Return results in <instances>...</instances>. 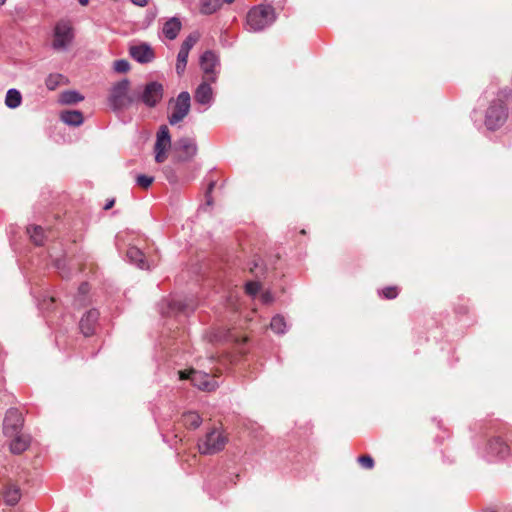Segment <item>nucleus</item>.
Wrapping results in <instances>:
<instances>
[{
	"mask_svg": "<svg viewBox=\"0 0 512 512\" xmlns=\"http://www.w3.org/2000/svg\"><path fill=\"white\" fill-rule=\"evenodd\" d=\"M276 20L275 8L270 4H260L251 8L246 16V26L251 32H261Z\"/></svg>",
	"mask_w": 512,
	"mask_h": 512,
	"instance_id": "obj_1",
	"label": "nucleus"
},
{
	"mask_svg": "<svg viewBox=\"0 0 512 512\" xmlns=\"http://www.w3.org/2000/svg\"><path fill=\"white\" fill-rule=\"evenodd\" d=\"M75 34L69 20H59L53 29L52 48L56 51H67L73 43Z\"/></svg>",
	"mask_w": 512,
	"mask_h": 512,
	"instance_id": "obj_2",
	"label": "nucleus"
},
{
	"mask_svg": "<svg viewBox=\"0 0 512 512\" xmlns=\"http://www.w3.org/2000/svg\"><path fill=\"white\" fill-rule=\"evenodd\" d=\"M508 117V110L504 102L498 98L493 100L485 113V126L494 131L504 125Z\"/></svg>",
	"mask_w": 512,
	"mask_h": 512,
	"instance_id": "obj_3",
	"label": "nucleus"
},
{
	"mask_svg": "<svg viewBox=\"0 0 512 512\" xmlns=\"http://www.w3.org/2000/svg\"><path fill=\"white\" fill-rule=\"evenodd\" d=\"M227 439L222 432L213 428L198 441V449L201 454L212 455L224 449Z\"/></svg>",
	"mask_w": 512,
	"mask_h": 512,
	"instance_id": "obj_4",
	"label": "nucleus"
},
{
	"mask_svg": "<svg viewBox=\"0 0 512 512\" xmlns=\"http://www.w3.org/2000/svg\"><path fill=\"white\" fill-rule=\"evenodd\" d=\"M129 81L123 79L113 85L109 95V104L113 110H122L129 107L134 98L128 95Z\"/></svg>",
	"mask_w": 512,
	"mask_h": 512,
	"instance_id": "obj_5",
	"label": "nucleus"
},
{
	"mask_svg": "<svg viewBox=\"0 0 512 512\" xmlns=\"http://www.w3.org/2000/svg\"><path fill=\"white\" fill-rule=\"evenodd\" d=\"M178 374L180 379H189L195 387L203 391H213L218 387L216 379L202 371L192 369L188 372L179 371Z\"/></svg>",
	"mask_w": 512,
	"mask_h": 512,
	"instance_id": "obj_6",
	"label": "nucleus"
},
{
	"mask_svg": "<svg viewBox=\"0 0 512 512\" xmlns=\"http://www.w3.org/2000/svg\"><path fill=\"white\" fill-rule=\"evenodd\" d=\"M195 304L191 298L172 297L161 303L160 312L163 315H175L178 313H188L194 310Z\"/></svg>",
	"mask_w": 512,
	"mask_h": 512,
	"instance_id": "obj_7",
	"label": "nucleus"
},
{
	"mask_svg": "<svg viewBox=\"0 0 512 512\" xmlns=\"http://www.w3.org/2000/svg\"><path fill=\"white\" fill-rule=\"evenodd\" d=\"M191 108V97L187 91L179 93L175 99L172 113L168 117L170 125H176L183 121L184 118L189 114Z\"/></svg>",
	"mask_w": 512,
	"mask_h": 512,
	"instance_id": "obj_8",
	"label": "nucleus"
},
{
	"mask_svg": "<svg viewBox=\"0 0 512 512\" xmlns=\"http://www.w3.org/2000/svg\"><path fill=\"white\" fill-rule=\"evenodd\" d=\"M509 446L500 438L493 437L485 445L482 457L487 461H495L497 459H503L509 455Z\"/></svg>",
	"mask_w": 512,
	"mask_h": 512,
	"instance_id": "obj_9",
	"label": "nucleus"
},
{
	"mask_svg": "<svg viewBox=\"0 0 512 512\" xmlns=\"http://www.w3.org/2000/svg\"><path fill=\"white\" fill-rule=\"evenodd\" d=\"M164 88L159 82L152 81L147 83L139 99L148 107H155L163 98Z\"/></svg>",
	"mask_w": 512,
	"mask_h": 512,
	"instance_id": "obj_10",
	"label": "nucleus"
},
{
	"mask_svg": "<svg viewBox=\"0 0 512 512\" xmlns=\"http://www.w3.org/2000/svg\"><path fill=\"white\" fill-rule=\"evenodd\" d=\"M219 66L218 56L211 50L205 51L200 57V67L205 74V80L215 83L217 80V70Z\"/></svg>",
	"mask_w": 512,
	"mask_h": 512,
	"instance_id": "obj_11",
	"label": "nucleus"
},
{
	"mask_svg": "<svg viewBox=\"0 0 512 512\" xmlns=\"http://www.w3.org/2000/svg\"><path fill=\"white\" fill-rule=\"evenodd\" d=\"M171 147V136L166 125H162L157 132L156 142L154 146L155 161L162 163L166 160L167 150Z\"/></svg>",
	"mask_w": 512,
	"mask_h": 512,
	"instance_id": "obj_12",
	"label": "nucleus"
},
{
	"mask_svg": "<svg viewBox=\"0 0 512 512\" xmlns=\"http://www.w3.org/2000/svg\"><path fill=\"white\" fill-rule=\"evenodd\" d=\"M23 425L22 414L18 409L11 408L6 412L3 422V432L7 436L19 434Z\"/></svg>",
	"mask_w": 512,
	"mask_h": 512,
	"instance_id": "obj_13",
	"label": "nucleus"
},
{
	"mask_svg": "<svg viewBox=\"0 0 512 512\" xmlns=\"http://www.w3.org/2000/svg\"><path fill=\"white\" fill-rule=\"evenodd\" d=\"M175 149L181 152L180 159L188 161L197 154V144L195 139L190 137H182L175 142Z\"/></svg>",
	"mask_w": 512,
	"mask_h": 512,
	"instance_id": "obj_14",
	"label": "nucleus"
},
{
	"mask_svg": "<svg viewBox=\"0 0 512 512\" xmlns=\"http://www.w3.org/2000/svg\"><path fill=\"white\" fill-rule=\"evenodd\" d=\"M130 55L134 60L142 64L149 63L154 59V52L146 43L131 46Z\"/></svg>",
	"mask_w": 512,
	"mask_h": 512,
	"instance_id": "obj_15",
	"label": "nucleus"
},
{
	"mask_svg": "<svg viewBox=\"0 0 512 512\" xmlns=\"http://www.w3.org/2000/svg\"><path fill=\"white\" fill-rule=\"evenodd\" d=\"M98 318L99 312L96 309H91L83 315L79 327L84 336H90L94 333Z\"/></svg>",
	"mask_w": 512,
	"mask_h": 512,
	"instance_id": "obj_16",
	"label": "nucleus"
},
{
	"mask_svg": "<svg viewBox=\"0 0 512 512\" xmlns=\"http://www.w3.org/2000/svg\"><path fill=\"white\" fill-rule=\"evenodd\" d=\"M211 82L205 80L202 82L195 91V101L201 105H210L213 101V91L210 86Z\"/></svg>",
	"mask_w": 512,
	"mask_h": 512,
	"instance_id": "obj_17",
	"label": "nucleus"
},
{
	"mask_svg": "<svg viewBox=\"0 0 512 512\" xmlns=\"http://www.w3.org/2000/svg\"><path fill=\"white\" fill-rule=\"evenodd\" d=\"M182 28V23L177 17H172L167 20L162 28L164 36L169 40H174L178 36Z\"/></svg>",
	"mask_w": 512,
	"mask_h": 512,
	"instance_id": "obj_18",
	"label": "nucleus"
},
{
	"mask_svg": "<svg viewBox=\"0 0 512 512\" xmlns=\"http://www.w3.org/2000/svg\"><path fill=\"white\" fill-rule=\"evenodd\" d=\"M128 260L141 269H150L146 262L143 252L137 247H129L126 253Z\"/></svg>",
	"mask_w": 512,
	"mask_h": 512,
	"instance_id": "obj_19",
	"label": "nucleus"
},
{
	"mask_svg": "<svg viewBox=\"0 0 512 512\" xmlns=\"http://www.w3.org/2000/svg\"><path fill=\"white\" fill-rule=\"evenodd\" d=\"M61 120L70 126H80L83 123V115L78 110H67L61 113Z\"/></svg>",
	"mask_w": 512,
	"mask_h": 512,
	"instance_id": "obj_20",
	"label": "nucleus"
},
{
	"mask_svg": "<svg viewBox=\"0 0 512 512\" xmlns=\"http://www.w3.org/2000/svg\"><path fill=\"white\" fill-rule=\"evenodd\" d=\"M22 96L19 90L11 88L7 91L5 97V105L10 109H16L21 105Z\"/></svg>",
	"mask_w": 512,
	"mask_h": 512,
	"instance_id": "obj_21",
	"label": "nucleus"
},
{
	"mask_svg": "<svg viewBox=\"0 0 512 512\" xmlns=\"http://www.w3.org/2000/svg\"><path fill=\"white\" fill-rule=\"evenodd\" d=\"M182 423L187 428L196 429L201 425L202 418L198 413L189 411L183 414Z\"/></svg>",
	"mask_w": 512,
	"mask_h": 512,
	"instance_id": "obj_22",
	"label": "nucleus"
},
{
	"mask_svg": "<svg viewBox=\"0 0 512 512\" xmlns=\"http://www.w3.org/2000/svg\"><path fill=\"white\" fill-rule=\"evenodd\" d=\"M223 4V0H200V12L204 15L215 13Z\"/></svg>",
	"mask_w": 512,
	"mask_h": 512,
	"instance_id": "obj_23",
	"label": "nucleus"
},
{
	"mask_svg": "<svg viewBox=\"0 0 512 512\" xmlns=\"http://www.w3.org/2000/svg\"><path fill=\"white\" fill-rule=\"evenodd\" d=\"M20 496L19 488L13 484L8 485L4 491L5 502L11 506L18 503Z\"/></svg>",
	"mask_w": 512,
	"mask_h": 512,
	"instance_id": "obj_24",
	"label": "nucleus"
},
{
	"mask_svg": "<svg viewBox=\"0 0 512 512\" xmlns=\"http://www.w3.org/2000/svg\"><path fill=\"white\" fill-rule=\"evenodd\" d=\"M14 439L10 443V450L12 453L20 454L28 447L29 441L26 437L21 435H14Z\"/></svg>",
	"mask_w": 512,
	"mask_h": 512,
	"instance_id": "obj_25",
	"label": "nucleus"
},
{
	"mask_svg": "<svg viewBox=\"0 0 512 512\" xmlns=\"http://www.w3.org/2000/svg\"><path fill=\"white\" fill-rule=\"evenodd\" d=\"M83 99H84V97L77 91L69 90V91H64L61 93L59 101L62 104L69 105V104H76V103L82 101Z\"/></svg>",
	"mask_w": 512,
	"mask_h": 512,
	"instance_id": "obj_26",
	"label": "nucleus"
},
{
	"mask_svg": "<svg viewBox=\"0 0 512 512\" xmlns=\"http://www.w3.org/2000/svg\"><path fill=\"white\" fill-rule=\"evenodd\" d=\"M27 233L29 234L31 240L36 245L43 244L45 236H44V230L41 226L31 225V226L27 227Z\"/></svg>",
	"mask_w": 512,
	"mask_h": 512,
	"instance_id": "obj_27",
	"label": "nucleus"
},
{
	"mask_svg": "<svg viewBox=\"0 0 512 512\" xmlns=\"http://www.w3.org/2000/svg\"><path fill=\"white\" fill-rule=\"evenodd\" d=\"M270 328L277 334H284L287 330L285 319L281 315H276L270 322Z\"/></svg>",
	"mask_w": 512,
	"mask_h": 512,
	"instance_id": "obj_28",
	"label": "nucleus"
},
{
	"mask_svg": "<svg viewBox=\"0 0 512 512\" xmlns=\"http://www.w3.org/2000/svg\"><path fill=\"white\" fill-rule=\"evenodd\" d=\"M199 38L200 34L198 32L190 33L183 41L180 50L187 52L189 54L190 50L198 42Z\"/></svg>",
	"mask_w": 512,
	"mask_h": 512,
	"instance_id": "obj_29",
	"label": "nucleus"
},
{
	"mask_svg": "<svg viewBox=\"0 0 512 512\" xmlns=\"http://www.w3.org/2000/svg\"><path fill=\"white\" fill-rule=\"evenodd\" d=\"M64 77L61 74H50L45 80V85L48 90H55L63 81Z\"/></svg>",
	"mask_w": 512,
	"mask_h": 512,
	"instance_id": "obj_30",
	"label": "nucleus"
},
{
	"mask_svg": "<svg viewBox=\"0 0 512 512\" xmlns=\"http://www.w3.org/2000/svg\"><path fill=\"white\" fill-rule=\"evenodd\" d=\"M188 55L189 54L187 52L179 50L178 55H177V62H176V72L178 75H181L184 73L186 65H187Z\"/></svg>",
	"mask_w": 512,
	"mask_h": 512,
	"instance_id": "obj_31",
	"label": "nucleus"
},
{
	"mask_svg": "<svg viewBox=\"0 0 512 512\" xmlns=\"http://www.w3.org/2000/svg\"><path fill=\"white\" fill-rule=\"evenodd\" d=\"M88 291H89V286H88L87 283H82L79 286L78 296H77V298L75 300L77 305H79V306L84 305L85 295L88 293Z\"/></svg>",
	"mask_w": 512,
	"mask_h": 512,
	"instance_id": "obj_32",
	"label": "nucleus"
},
{
	"mask_svg": "<svg viewBox=\"0 0 512 512\" xmlns=\"http://www.w3.org/2000/svg\"><path fill=\"white\" fill-rule=\"evenodd\" d=\"M114 70L118 73H126L130 69V64L125 59H119L114 62Z\"/></svg>",
	"mask_w": 512,
	"mask_h": 512,
	"instance_id": "obj_33",
	"label": "nucleus"
},
{
	"mask_svg": "<svg viewBox=\"0 0 512 512\" xmlns=\"http://www.w3.org/2000/svg\"><path fill=\"white\" fill-rule=\"evenodd\" d=\"M154 181V177L147 175H138L136 178V183L138 186L147 189Z\"/></svg>",
	"mask_w": 512,
	"mask_h": 512,
	"instance_id": "obj_34",
	"label": "nucleus"
},
{
	"mask_svg": "<svg viewBox=\"0 0 512 512\" xmlns=\"http://www.w3.org/2000/svg\"><path fill=\"white\" fill-rule=\"evenodd\" d=\"M261 286L258 282L250 281L245 285V291L248 295L255 297L260 291Z\"/></svg>",
	"mask_w": 512,
	"mask_h": 512,
	"instance_id": "obj_35",
	"label": "nucleus"
},
{
	"mask_svg": "<svg viewBox=\"0 0 512 512\" xmlns=\"http://www.w3.org/2000/svg\"><path fill=\"white\" fill-rule=\"evenodd\" d=\"M380 295L386 299H394L398 295V289L396 286L386 287L380 292Z\"/></svg>",
	"mask_w": 512,
	"mask_h": 512,
	"instance_id": "obj_36",
	"label": "nucleus"
},
{
	"mask_svg": "<svg viewBox=\"0 0 512 512\" xmlns=\"http://www.w3.org/2000/svg\"><path fill=\"white\" fill-rule=\"evenodd\" d=\"M358 462L365 469H372L374 467V460L369 455L360 456Z\"/></svg>",
	"mask_w": 512,
	"mask_h": 512,
	"instance_id": "obj_37",
	"label": "nucleus"
},
{
	"mask_svg": "<svg viewBox=\"0 0 512 512\" xmlns=\"http://www.w3.org/2000/svg\"><path fill=\"white\" fill-rule=\"evenodd\" d=\"M261 301L264 304H269L273 301V295L270 291H265L261 294Z\"/></svg>",
	"mask_w": 512,
	"mask_h": 512,
	"instance_id": "obj_38",
	"label": "nucleus"
},
{
	"mask_svg": "<svg viewBox=\"0 0 512 512\" xmlns=\"http://www.w3.org/2000/svg\"><path fill=\"white\" fill-rule=\"evenodd\" d=\"M131 2L136 6L145 7L149 3V0H131Z\"/></svg>",
	"mask_w": 512,
	"mask_h": 512,
	"instance_id": "obj_39",
	"label": "nucleus"
},
{
	"mask_svg": "<svg viewBox=\"0 0 512 512\" xmlns=\"http://www.w3.org/2000/svg\"><path fill=\"white\" fill-rule=\"evenodd\" d=\"M270 3L277 8H282L286 2V0H269Z\"/></svg>",
	"mask_w": 512,
	"mask_h": 512,
	"instance_id": "obj_40",
	"label": "nucleus"
},
{
	"mask_svg": "<svg viewBox=\"0 0 512 512\" xmlns=\"http://www.w3.org/2000/svg\"><path fill=\"white\" fill-rule=\"evenodd\" d=\"M113 205H114V200L112 199V200L108 201V202L105 204L104 209H105V210H108V209H110Z\"/></svg>",
	"mask_w": 512,
	"mask_h": 512,
	"instance_id": "obj_41",
	"label": "nucleus"
},
{
	"mask_svg": "<svg viewBox=\"0 0 512 512\" xmlns=\"http://www.w3.org/2000/svg\"><path fill=\"white\" fill-rule=\"evenodd\" d=\"M55 266L58 268V269H61L62 266H64V263L62 260H57L56 263H55Z\"/></svg>",
	"mask_w": 512,
	"mask_h": 512,
	"instance_id": "obj_42",
	"label": "nucleus"
},
{
	"mask_svg": "<svg viewBox=\"0 0 512 512\" xmlns=\"http://www.w3.org/2000/svg\"><path fill=\"white\" fill-rule=\"evenodd\" d=\"M79 4L85 6L88 4L89 0H78Z\"/></svg>",
	"mask_w": 512,
	"mask_h": 512,
	"instance_id": "obj_43",
	"label": "nucleus"
},
{
	"mask_svg": "<svg viewBox=\"0 0 512 512\" xmlns=\"http://www.w3.org/2000/svg\"><path fill=\"white\" fill-rule=\"evenodd\" d=\"M502 93H503V97H505V98H508V97L511 96V92L510 91H504Z\"/></svg>",
	"mask_w": 512,
	"mask_h": 512,
	"instance_id": "obj_44",
	"label": "nucleus"
},
{
	"mask_svg": "<svg viewBox=\"0 0 512 512\" xmlns=\"http://www.w3.org/2000/svg\"><path fill=\"white\" fill-rule=\"evenodd\" d=\"M258 265H259V264H258V262H255V263H254V267H253V268H251V271H254V268H257V267H258Z\"/></svg>",
	"mask_w": 512,
	"mask_h": 512,
	"instance_id": "obj_45",
	"label": "nucleus"
},
{
	"mask_svg": "<svg viewBox=\"0 0 512 512\" xmlns=\"http://www.w3.org/2000/svg\"><path fill=\"white\" fill-rule=\"evenodd\" d=\"M235 0H223V2H226L228 4H231L232 2H234Z\"/></svg>",
	"mask_w": 512,
	"mask_h": 512,
	"instance_id": "obj_46",
	"label": "nucleus"
},
{
	"mask_svg": "<svg viewBox=\"0 0 512 512\" xmlns=\"http://www.w3.org/2000/svg\"><path fill=\"white\" fill-rule=\"evenodd\" d=\"M213 187H214V183H211V184L209 185V192L213 189Z\"/></svg>",
	"mask_w": 512,
	"mask_h": 512,
	"instance_id": "obj_47",
	"label": "nucleus"
},
{
	"mask_svg": "<svg viewBox=\"0 0 512 512\" xmlns=\"http://www.w3.org/2000/svg\"><path fill=\"white\" fill-rule=\"evenodd\" d=\"M6 2V0H0V5H3Z\"/></svg>",
	"mask_w": 512,
	"mask_h": 512,
	"instance_id": "obj_48",
	"label": "nucleus"
}]
</instances>
